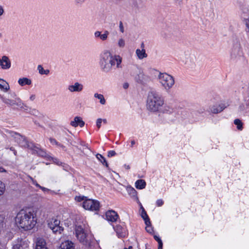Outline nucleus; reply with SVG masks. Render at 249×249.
Returning <instances> with one entry per match:
<instances>
[{
	"mask_svg": "<svg viewBox=\"0 0 249 249\" xmlns=\"http://www.w3.org/2000/svg\"><path fill=\"white\" fill-rule=\"evenodd\" d=\"M16 221L20 228L25 231L32 229L36 225L37 218L34 211L20 210L17 215Z\"/></svg>",
	"mask_w": 249,
	"mask_h": 249,
	"instance_id": "1",
	"label": "nucleus"
},
{
	"mask_svg": "<svg viewBox=\"0 0 249 249\" xmlns=\"http://www.w3.org/2000/svg\"><path fill=\"white\" fill-rule=\"evenodd\" d=\"M122 58L119 55H112L107 50L103 51L100 55L99 65L102 71L105 72L110 71L112 67L116 64L117 68H121Z\"/></svg>",
	"mask_w": 249,
	"mask_h": 249,
	"instance_id": "2",
	"label": "nucleus"
},
{
	"mask_svg": "<svg viewBox=\"0 0 249 249\" xmlns=\"http://www.w3.org/2000/svg\"><path fill=\"white\" fill-rule=\"evenodd\" d=\"M10 133L20 146L27 147L29 152L32 154L44 156L46 154L45 151L43 149L41 148L39 145H36L31 142L29 143L25 137L14 132H10Z\"/></svg>",
	"mask_w": 249,
	"mask_h": 249,
	"instance_id": "3",
	"label": "nucleus"
},
{
	"mask_svg": "<svg viewBox=\"0 0 249 249\" xmlns=\"http://www.w3.org/2000/svg\"><path fill=\"white\" fill-rule=\"evenodd\" d=\"M163 99L157 92L151 91L149 92L147 100V107L153 112L157 111L163 106Z\"/></svg>",
	"mask_w": 249,
	"mask_h": 249,
	"instance_id": "4",
	"label": "nucleus"
},
{
	"mask_svg": "<svg viewBox=\"0 0 249 249\" xmlns=\"http://www.w3.org/2000/svg\"><path fill=\"white\" fill-rule=\"evenodd\" d=\"M0 99L3 103L8 107L17 106L20 108L24 107V104L22 102L20 99L17 96L15 93L9 94L5 96L0 94Z\"/></svg>",
	"mask_w": 249,
	"mask_h": 249,
	"instance_id": "5",
	"label": "nucleus"
},
{
	"mask_svg": "<svg viewBox=\"0 0 249 249\" xmlns=\"http://www.w3.org/2000/svg\"><path fill=\"white\" fill-rule=\"evenodd\" d=\"M158 79L162 87L166 90H170L175 84L174 78L167 73H160Z\"/></svg>",
	"mask_w": 249,
	"mask_h": 249,
	"instance_id": "6",
	"label": "nucleus"
},
{
	"mask_svg": "<svg viewBox=\"0 0 249 249\" xmlns=\"http://www.w3.org/2000/svg\"><path fill=\"white\" fill-rule=\"evenodd\" d=\"M75 231L77 238L81 243L84 245L89 243V235L82 225H76Z\"/></svg>",
	"mask_w": 249,
	"mask_h": 249,
	"instance_id": "7",
	"label": "nucleus"
},
{
	"mask_svg": "<svg viewBox=\"0 0 249 249\" xmlns=\"http://www.w3.org/2000/svg\"><path fill=\"white\" fill-rule=\"evenodd\" d=\"M83 207L86 210L96 211L99 210L100 202L97 200L87 199L83 203Z\"/></svg>",
	"mask_w": 249,
	"mask_h": 249,
	"instance_id": "8",
	"label": "nucleus"
},
{
	"mask_svg": "<svg viewBox=\"0 0 249 249\" xmlns=\"http://www.w3.org/2000/svg\"><path fill=\"white\" fill-rule=\"evenodd\" d=\"M60 220L55 217L48 221V226L54 233H60L63 231V228L60 226Z\"/></svg>",
	"mask_w": 249,
	"mask_h": 249,
	"instance_id": "9",
	"label": "nucleus"
},
{
	"mask_svg": "<svg viewBox=\"0 0 249 249\" xmlns=\"http://www.w3.org/2000/svg\"><path fill=\"white\" fill-rule=\"evenodd\" d=\"M67 89L71 92H80L83 90L84 86L83 84L76 82L73 84L69 85Z\"/></svg>",
	"mask_w": 249,
	"mask_h": 249,
	"instance_id": "10",
	"label": "nucleus"
},
{
	"mask_svg": "<svg viewBox=\"0 0 249 249\" xmlns=\"http://www.w3.org/2000/svg\"><path fill=\"white\" fill-rule=\"evenodd\" d=\"M11 61L8 56L3 55L0 58V66L2 69H9L11 67Z\"/></svg>",
	"mask_w": 249,
	"mask_h": 249,
	"instance_id": "11",
	"label": "nucleus"
},
{
	"mask_svg": "<svg viewBox=\"0 0 249 249\" xmlns=\"http://www.w3.org/2000/svg\"><path fill=\"white\" fill-rule=\"evenodd\" d=\"M242 54L241 47L240 44L237 42L233 47L231 52V56L232 58H235L238 56H240Z\"/></svg>",
	"mask_w": 249,
	"mask_h": 249,
	"instance_id": "12",
	"label": "nucleus"
},
{
	"mask_svg": "<svg viewBox=\"0 0 249 249\" xmlns=\"http://www.w3.org/2000/svg\"><path fill=\"white\" fill-rule=\"evenodd\" d=\"M241 18L244 24L246 25V32L249 34V11H243Z\"/></svg>",
	"mask_w": 249,
	"mask_h": 249,
	"instance_id": "13",
	"label": "nucleus"
},
{
	"mask_svg": "<svg viewBox=\"0 0 249 249\" xmlns=\"http://www.w3.org/2000/svg\"><path fill=\"white\" fill-rule=\"evenodd\" d=\"M106 216L108 221L114 222L116 221L119 217L117 213L113 210H109L106 212Z\"/></svg>",
	"mask_w": 249,
	"mask_h": 249,
	"instance_id": "14",
	"label": "nucleus"
},
{
	"mask_svg": "<svg viewBox=\"0 0 249 249\" xmlns=\"http://www.w3.org/2000/svg\"><path fill=\"white\" fill-rule=\"evenodd\" d=\"M227 105L224 103H221L218 105L213 106L210 108L211 111L213 113H218L221 112L226 107Z\"/></svg>",
	"mask_w": 249,
	"mask_h": 249,
	"instance_id": "15",
	"label": "nucleus"
},
{
	"mask_svg": "<svg viewBox=\"0 0 249 249\" xmlns=\"http://www.w3.org/2000/svg\"><path fill=\"white\" fill-rule=\"evenodd\" d=\"M85 124L84 122L82 120V119L80 117H75L73 120L71 122V125L74 127H76L79 125L81 127L84 126Z\"/></svg>",
	"mask_w": 249,
	"mask_h": 249,
	"instance_id": "16",
	"label": "nucleus"
},
{
	"mask_svg": "<svg viewBox=\"0 0 249 249\" xmlns=\"http://www.w3.org/2000/svg\"><path fill=\"white\" fill-rule=\"evenodd\" d=\"M82 153L83 154L85 155H94L95 156H102L101 154L99 153H96L92 151L86 145H83V149H82Z\"/></svg>",
	"mask_w": 249,
	"mask_h": 249,
	"instance_id": "17",
	"label": "nucleus"
},
{
	"mask_svg": "<svg viewBox=\"0 0 249 249\" xmlns=\"http://www.w3.org/2000/svg\"><path fill=\"white\" fill-rule=\"evenodd\" d=\"M60 249H75L73 243L69 240L63 242L60 246Z\"/></svg>",
	"mask_w": 249,
	"mask_h": 249,
	"instance_id": "18",
	"label": "nucleus"
},
{
	"mask_svg": "<svg viewBox=\"0 0 249 249\" xmlns=\"http://www.w3.org/2000/svg\"><path fill=\"white\" fill-rule=\"evenodd\" d=\"M36 249H47L46 242L43 238H38L36 242Z\"/></svg>",
	"mask_w": 249,
	"mask_h": 249,
	"instance_id": "19",
	"label": "nucleus"
},
{
	"mask_svg": "<svg viewBox=\"0 0 249 249\" xmlns=\"http://www.w3.org/2000/svg\"><path fill=\"white\" fill-rule=\"evenodd\" d=\"M0 89L4 92L8 91L10 89L9 84L2 79H0Z\"/></svg>",
	"mask_w": 249,
	"mask_h": 249,
	"instance_id": "20",
	"label": "nucleus"
},
{
	"mask_svg": "<svg viewBox=\"0 0 249 249\" xmlns=\"http://www.w3.org/2000/svg\"><path fill=\"white\" fill-rule=\"evenodd\" d=\"M49 141L53 145L55 146L58 149L63 150H65V146H64L63 144L57 141L55 139L53 138H50Z\"/></svg>",
	"mask_w": 249,
	"mask_h": 249,
	"instance_id": "21",
	"label": "nucleus"
},
{
	"mask_svg": "<svg viewBox=\"0 0 249 249\" xmlns=\"http://www.w3.org/2000/svg\"><path fill=\"white\" fill-rule=\"evenodd\" d=\"M136 54L139 59H142L147 57V54L144 49H142V50L139 49H137Z\"/></svg>",
	"mask_w": 249,
	"mask_h": 249,
	"instance_id": "22",
	"label": "nucleus"
},
{
	"mask_svg": "<svg viewBox=\"0 0 249 249\" xmlns=\"http://www.w3.org/2000/svg\"><path fill=\"white\" fill-rule=\"evenodd\" d=\"M114 229L116 231L118 237H122L124 236V230L121 225H116L115 227H114Z\"/></svg>",
	"mask_w": 249,
	"mask_h": 249,
	"instance_id": "23",
	"label": "nucleus"
},
{
	"mask_svg": "<svg viewBox=\"0 0 249 249\" xmlns=\"http://www.w3.org/2000/svg\"><path fill=\"white\" fill-rule=\"evenodd\" d=\"M18 84L21 86L30 85L32 84V81L29 78L23 77L18 80Z\"/></svg>",
	"mask_w": 249,
	"mask_h": 249,
	"instance_id": "24",
	"label": "nucleus"
},
{
	"mask_svg": "<svg viewBox=\"0 0 249 249\" xmlns=\"http://www.w3.org/2000/svg\"><path fill=\"white\" fill-rule=\"evenodd\" d=\"M129 5L134 10L139 9L140 7V0H130L129 1Z\"/></svg>",
	"mask_w": 249,
	"mask_h": 249,
	"instance_id": "25",
	"label": "nucleus"
},
{
	"mask_svg": "<svg viewBox=\"0 0 249 249\" xmlns=\"http://www.w3.org/2000/svg\"><path fill=\"white\" fill-rule=\"evenodd\" d=\"M146 182L143 179H139L135 183V187L139 189H142L145 188Z\"/></svg>",
	"mask_w": 249,
	"mask_h": 249,
	"instance_id": "26",
	"label": "nucleus"
},
{
	"mask_svg": "<svg viewBox=\"0 0 249 249\" xmlns=\"http://www.w3.org/2000/svg\"><path fill=\"white\" fill-rule=\"evenodd\" d=\"M249 107V103L247 104L246 105L242 104L239 106L238 110L241 114L245 115L246 113H248L247 108Z\"/></svg>",
	"mask_w": 249,
	"mask_h": 249,
	"instance_id": "27",
	"label": "nucleus"
},
{
	"mask_svg": "<svg viewBox=\"0 0 249 249\" xmlns=\"http://www.w3.org/2000/svg\"><path fill=\"white\" fill-rule=\"evenodd\" d=\"M94 97L99 100L101 105H105L106 104V101L103 94L96 93L94 94Z\"/></svg>",
	"mask_w": 249,
	"mask_h": 249,
	"instance_id": "28",
	"label": "nucleus"
},
{
	"mask_svg": "<svg viewBox=\"0 0 249 249\" xmlns=\"http://www.w3.org/2000/svg\"><path fill=\"white\" fill-rule=\"evenodd\" d=\"M141 215H142V217L144 219V220L145 221V224L150 223V219L148 218V216L146 213V212H145V211L144 210V209L143 208H142V212Z\"/></svg>",
	"mask_w": 249,
	"mask_h": 249,
	"instance_id": "29",
	"label": "nucleus"
},
{
	"mask_svg": "<svg viewBox=\"0 0 249 249\" xmlns=\"http://www.w3.org/2000/svg\"><path fill=\"white\" fill-rule=\"evenodd\" d=\"M37 70L40 74L48 75L50 72V71L49 70H44L43 67L40 65L38 66Z\"/></svg>",
	"mask_w": 249,
	"mask_h": 249,
	"instance_id": "30",
	"label": "nucleus"
},
{
	"mask_svg": "<svg viewBox=\"0 0 249 249\" xmlns=\"http://www.w3.org/2000/svg\"><path fill=\"white\" fill-rule=\"evenodd\" d=\"M22 241H20L15 245L13 246V249H25L26 247H24V245L23 244Z\"/></svg>",
	"mask_w": 249,
	"mask_h": 249,
	"instance_id": "31",
	"label": "nucleus"
},
{
	"mask_svg": "<svg viewBox=\"0 0 249 249\" xmlns=\"http://www.w3.org/2000/svg\"><path fill=\"white\" fill-rule=\"evenodd\" d=\"M234 124L237 125V128L238 130H242L243 129L242 123L240 120L238 119L234 120Z\"/></svg>",
	"mask_w": 249,
	"mask_h": 249,
	"instance_id": "32",
	"label": "nucleus"
},
{
	"mask_svg": "<svg viewBox=\"0 0 249 249\" xmlns=\"http://www.w3.org/2000/svg\"><path fill=\"white\" fill-rule=\"evenodd\" d=\"M97 159L100 161L103 165H105L107 167H108L107 161L104 157H96Z\"/></svg>",
	"mask_w": 249,
	"mask_h": 249,
	"instance_id": "33",
	"label": "nucleus"
},
{
	"mask_svg": "<svg viewBox=\"0 0 249 249\" xmlns=\"http://www.w3.org/2000/svg\"><path fill=\"white\" fill-rule=\"evenodd\" d=\"M5 191V185L3 182L0 181V196L3 195Z\"/></svg>",
	"mask_w": 249,
	"mask_h": 249,
	"instance_id": "34",
	"label": "nucleus"
},
{
	"mask_svg": "<svg viewBox=\"0 0 249 249\" xmlns=\"http://www.w3.org/2000/svg\"><path fill=\"white\" fill-rule=\"evenodd\" d=\"M109 33L108 31H105L103 34H101L100 39L102 41L106 40L108 37Z\"/></svg>",
	"mask_w": 249,
	"mask_h": 249,
	"instance_id": "35",
	"label": "nucleus"
},
{
	"mask_svg": "<svg viewBox=\"0 0 249 249\" xmlns=\"http://www.w3.org/2000/svg\"><path fill=\"white\" fill-rule=\"evenodd\" d=\"M118 46L120 48H124L125 46V43L124 39L121 38L118 41Z\"/></svg>",
	"mask_w": 249,
	"mask_h": 249,
	"instance_id": "36",
	"label": "nucleus"
},
{
	"mask_svg": "<svg viewBox=\"0 0 249 249\" xmlns=\"http://www.w3.org/2000/svg\"><path fill=\"white\" fill-rule=\"evenodd\" d=\"M154 239L158 242L160 249L162 247V242L160 238L157 235L154 236Z\"/></svg>",
	"mask_w": 249,
	"mask_h": 249,
	"instance_id": "37",
	"label": "nucleus"
},
{
	"mask_svg": "<svg viewBox=\"0 0 249 249\" xmlns=\"http://www.w3.org/2000/svg\"><path fill=\"white\" fill-rule=\"evenodd\" d=\"M146 226L145 227L146 231L149 233H152L153 232V229L151 226V223L150 224H146Z\"/></svg>",
	"mask_w": 249,
	"mask_h": 249,
	"instance_id": "38",
	"label": "nucleus"
},
{
	"mask_svg": "<svg viewBox=\"0 0 249 249\" xmlns=\"http://www.w3.org/2000/svg\"><path fill=\"white\" fill-rule=\"evenodd\" d=\"M75 200H76L78 202H80L83 200H84V201L85 200H86L87 199H86V197H85L84 196H76L75 198Z\"/></svg>",
	"mask_w": 249,
	"mask_h": 249,
	"instance_id": "39",
	"label": "nucleus"
},
{
	"mask_svg": "<svg viewBox=\"0 0 249 249\" xmlns=\"http://www.w3.org/2000/svg\"><path fill=\"white\" fill-rule=\"evenodd\" d=\"M7 150H9L11 152H8V153L9 154H13V155H16L17 154V151L13 147H11L9 149L7 148Z\"/></svg>",
	"mask_w": 249,
	"mask_h": 249,
	"instance_id": "40",
	"label": "nucleus"
},
{
	"mask_svg": "<svg viewBox=\"0 0 249 249\" xmlns=\"http://www.w3.org/2000/svg\"><path fill=\"white\" fill-rule=\"evenodd\" d=\"M94 37L96 38H99L100 39L101 36V32L100 31H96L94 33Z\"/></svg>",
	"mask_w": 249,
	"mask_h": 249,
	"instance_id": "41",
	"label": "nucleus"
},
{
	"mask_svg": "<svg viewBox=\"0 0 249 249\" xmlns=\"http://www.w3.org/2000/svg\"><path fill=\"white\" fill-rule=\"evenodd\" d=\"M102 122V119L101 118H99L96 121V125L98 128H100L101 125V123Z\"/></svg>",
	"mask_w": 249,
	"mask_h": 249,
	"instance_id": "42",
	"label": "nucleus"
},
{
	"mask_svg": "<svg viewBox=\"0 0 249 249\" xmlns=\"http://www.w3.org/2000/svg\"><path fill=\"white\" fill-rule=\"evenodd\" d=\"M156 204L159 207L161 206L163 204V201L161 199H158L156 202Z\"/></svg>",
	"mask_w": 249,
	"mask_h": 249,
	"instance_id": "43",
	"label": "nucleus"
},
{
	"mask_svg": "<svg viewBox=\"0 0 249 249\" xmlns=\"http://www.w3.org/2000/svg\"><path fill=\"white\" fill-rule=\"evenodd\" d=\"M119 29L120 31L121 32V33H123L124 32V28L123 24V23L121 21L119 23Z\"/></svg>",
	"mask_w": 249,
	"mask_h": 249,
	"instance_id": "44",
	"label": "nucleus"
},
{
	"mask_svg": "<svg viewBox=\"0 0 249 249\" xmlns=\"http://www.w3.org/2000/svg\"><path fill=\"white\" fill-rule=\"evenodd\" d=\"M115 155H116L115 152L114 151L111 150L108 151L107 156H114Z\"/></svg>",
	"mask_w": 249,
	"mask_h": 249,
	"instance_id": "45",
	"label": "nucleus"
},
{
	"mask_svg": "<svg viewBox=\"0 0 249 249\" xmlns=\"http://www.w3.org/2000/svg\"><path fill=\"white\" fill-rule=\"evenodd\" d=\"M4 12L3 7L0 5V16H2Z\"/></svg>",
	"mask_w": 249,
	"mask_h": 249,
	"instance_id": "46",
	"label": "nucleus"
},
{
	"mask_svg": "<svg viewBox=\"0 0 249 249\" xmlns=\"http://www.w3.org/2000/svg\"><path fill=\"white\" fill-rule=\"evenodd\" d=\"M129 87V84L128 83H124V84H123V88L124 89H126L128 88Z\"/></svg>",
	"mask_w": 249,
	"mask_h": 249,
	"instance_id": "47",
	"label": "nucleus"
},
{
	"mask_svg": "<svg viewBox=\"0 0 249 249\" xmlns=\"http://www.w3.org/2000/svg\"><path fill=\"white\" fill-rule=\"evenodd\" d=\"M40 189H41L43 191H44V192H45V191H50L48 189L46 188L43 187H42V186L40 187Z\"/></svg>",
	"mask_w": 249,
	"mask_h": 249,
	"instance_id": "48",
	"label": "nucleus"
},
{
	"mask_svg": "<svg viewBox=\"0 0 249 249\" xmlns=\"http://www.w3.org/2000/svg\"><path fill=\"white\" fill-rule=\"evenodd\" d=\"M35 98H36V96H35V95H34V94L32 95L30 97V99L31 100H32V101L34 100L35 99Z\"/></svg>",
	"mask_w": 249,
	"mask_h": 249,
	"instance_id": "49",
	"label": "nucleus"
},
{
	"mask_svg": "<svg viewBox=\"0 0 249 249\" xmlns=\"http://www.w3.org/2000/svg\"><path fill=\"white\" fill-rule=\"evenodd\" d=\"M86 0H75L76 2L78 3H82L84 2Z\"/></svg>",
	"mask_w": 249,
	"mask_h": 249,
	"instance_id": "50",
	"label": "nucleus"
},
{
	"mask_svg": "<svg viewBox=\"0 0 249 249\" xmlns=\"http://www.w3.org/2000/svg\"><path fill=\"white\" fill-rule=\"evenodd\" d=\"M6 170L2 167H0V173L5 172Z\"/></svg>",
	"mask_w": 249,
	"mask_h": 249,
	"instance_id": "51",
	"label": "nucleus"
},
{
	"mask_svg": "<svg viewBox=\"0 0 249 249\" xmlns=\"http://www.w3.org/2000/svg\"><path fill=\"white\" fill-rule=\"evenodd\" d=\"M135 141L134 140H132L131 141V146L132 147L135 144Z\"/></svg>",
	"mask_w": 249,
	"mask_h": 249,
	"instance_id": "52",
	"label": "nucleus"
},
{
	"mask_svg": "<svg viewBox=\"0 0 249 249\" xmlns=\"http://www.w3.org/2000/svg\"><path fill=\"white\" fill-rule=\"evenodd\" d=\"M34 184H35L36 186H37V187H39V188H40V187H41V186H40V185H39V184H38L36 182H34Z\"/></svg>",
	"mask_w": 249,
	"mask_h": 249,
	"instance_id": "53",
	"label": "nucleus"
},
{
	"mask_svg": "<svg viewBox=\"0 0 249 249\" xmlns=\"http://www.w3.org/2000/svg\"><path fill=\"white\" fill-rule=\"evenodd\" d=\"M124 167H125V168L126 169H130V167H129V165H125H125H124Z\"/></svg>",
	"mask_w": 249,
	"mask_h": 249,
	"instance_id": "54",
	"label": "nucleus"
},
{
	"mask_svg": "<svg viewBox=\"0 0 249 249\" xmlns=\"http://www.w3.org/2000/svg\"><path fill=\"white\" fill-rule=\"evenodd\" d=\"M102 122H103V123L104 124H107V120L106 119H103L102 120Z\"/></svg>",
	"mask_w": 249,
	"mask_h": 249,
	"instance_id": "55",
	"label": "nucleus"
},
{
	"mask_svg": "<svg viewBox=\"0 0 249 249\" xmlns=\"http://www.w3.org/2000/svg\"><path fill=\"white\" fill-rule=\"evenodd\" d=\"M141 48H142V49H144V43H142L141 44Z\"/></svg>",
	"mask_w": 249,
	"mask_h": 249,
	"instance_id": "56",
	"label": "nucleus"
},
{
	"mask_svg": "<svg viewBox=\"0 0 249 249\" xmlns=\"http://www.w3.org/2000/svg\"><path fill=\"white\" fill-rule=\"evenodd\" d=\"M176 1L178 2L179 3L181 2L182 0H175Z\"/></svg>",
	"mask_w": 249,
	"mask_h": 249,
	"instance_id": "57",
	"label": "nucleus"
},
{
	"mask_svg": "<svg viewBox=\"0 0 249 249\" xmlns=\"http://www.w3.org/2000/svg\"><path fill=\"white\" fill-rule=\"evenodd\" d=\"M132 247L131 246H130L128 249L127 248H124V249H132Z\"/></svg>",
	"mask_w": 249,
	"mask_h": 249,
	"instance_id": "58",
	"label": "nucleus"
},
{
	"mask_svg": "<svg viewBox=\"0 0 249 249\" xmlns=\"http://www.w3.org/2000/svg\"><path fill=\"white\" fill-rule=\"evenodd\" d=\"M131 190L132 192H133L134 193L135 192V190L133 188H132Z\"/></svg>",
	"mask_w": 249,
	"mask_h": 249,
	"instance_id": "59",
	"label": "nucleus"
},
{
	"mask_svg": "<svg viewBox=\"0 0 249 249\" xmlns=\"http://www.w3.org/2000/svg\"><path fill=\"white\" fill-rule=\"evenodd\" d=\"M117 1H123L124 0H116Z\"/></svg>",
	"mask_w": 249,
	"mask_h": 249,
	"instance_id": "60",
	"label": "nucleus"
},
{
	"mask_svg": "<svg viewBox=\"0 0 249 249\" xmlns=\"http://www.w3.org/2000/svg\"><path fill=\"white\" fill-rule=\"evenodd\" d=\"M158 249H162V247L160 249V246H159Z\"/></svg>",
	"mask_w": 249,
	"mask_h": 249,
	"instance_id": "61",
	"label": "nucleus"
},
{
	"mask_svg": "<svg viewBox=\"0 0 249 249\" xmlns=\"http://www.w3.org/2000/svg\"><path fill=\"white\" fill-rule=\"evenodd\" d=\"M56 164H58V165H59V164H60V163H59V162H56Z\"/></svg>",
	"mask_w": 249,
	"mask_h": 249,
	"instance_id": "62",
	"label": "nucleus"
},
{
	"mask_svg": "<svg viewBox=\"0 0 249 249\" xmlns=\"http://www.w3.org/2000/svg\"><path fill=\"white\" fill-rule=\"evenodd\" d=\"M2 36V35L1 34H0V37H1Z\"/></svg>",
	"mask_w": 249,
	"mask_h": 249,
	"instance_id": "63",
	"label": "nucleus"
},
{
	"mask_svg": "<svg viewBox=\"0 0 249 249\" xmlns=\"http://www.w3.org/2000/svg\"><path fill=\"white\" fill-rule=\"evenodd\" d=\"M53 160H54V159H53ZM54 160H56V159H54Z\"/></svg>",
	"mask_w": 249,
	"mask_h": 249,
	"instance_id": "64",
	"label": "nucleus"
}]
</instances>
